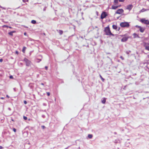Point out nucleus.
I'll return each mask as SVG.
<instances>
[{
  "label": "nucleus",
  "mask_w": 149,
  "mask_h": 149,
  "mask_svg": "<svg viewBox=\"0 0 149 149\" xmlns=\"http://www.w3.org/2000/svg\"><path fill=\"white\" fill-rule=\"evenodd\" d=\"M104 31L107 35L114 36L113 34L111 31L109 25L104 28Z\"/></svg>",
  "instance_id": "1"
},
{
  "label": "nucleus",
  "mask_w": 149,
  "mask_h": 149,
  "mask_svg": "<svg viewBox=\"0 0 149 149\" xmlns=\"http://www.w3.org/2000/svg\"><path fill=\"white\" fill-rule=\"evenodd\" d=\"M120 25L121 27H128L130 26V24L127 22H121Z\"/></svg>",
  "instance_id": "2"
},
{
  "label": "nucleus",
  "mask_w": 149,
  "mask_h": 149,
  "mask_svg": "<svg viewBox=\"0 0 149 149\" xmlns=\"http://www.w3.org/2000/svg\"><path fill=\"white\" fill-rule=\"evenodd\" d=\"M140 21L142 23H144L146 25H149V21L148 20H146L145 18L141 19H140Z\"/></svg>",
  "instance_id": "3"
},
{
  "label": "nucleus",
  "mask_w": 149,
  "mask_h": 149,
  "mask_svg": "<svg viewBox=\"0 0 149 149\" xmlns=\"http://www.w3.org/2000/svg\"><path fill=\"white\" fill-rule=\"evenodd\" d=\"M143 46L146 50L149 51V43L148 42H144Z\"/></svg>",
  "instance_id": "4"
},
{
  "label": "nucleus",
  "mask_w": 149,
  "mask_h": 149,
  "mask_svg": "<svg viewBox=\"0 0 149 149\" xmlns=\"http://www.w3.org/2000/svg\"><path fill=\"white\" fill-rule=\"evenodd\" d=\"M107 15V14L106 12H103L101 15L100 18L101 19H103L105 18Z\"/></svg>",
  "instance_id": "5"
},
{
  "label": "nucleus",
  "mask_w": 149,
  "mask_h": 149,
  "mask_svg": "<svg viewBox=\"0 0 149 149\" xmlns=\"http://www.w3.org/2000/svg\"><path fill=\"white\" fill-rule=\"evenodd\" d=\"M123 36V37L122 39L121 40V41L123 42L126 41L129 38V37L127 36H126L125 35H124Z\"/></svg>",
  "instance_id": "6"
},
{
  "label": "nucleus",
  "mask_w": 149,
  "mask_h": 149,
  "mask_svg": "<svg viewBox=\"0 0 149 149\" xmlns=\"http://www.w3.org/2000/svg\"><path fill=\"white\" fill-rule=\"evenodd\" d=\"M24 61L25 62L26 65L27 66H29L30 65L31 62L27 58H25L24 59Z\"/></svg>",
  "instance_id": "7"
},
{
  "label": "nucleus",
  "mask_w": 149,
  "mask_h": 149,
  "mask_svg": "<svg viewBox=\"0 0 149 149\" xmlns=\"http://www.w3.org/2000/svg\"><path fill=\"white\" fill-rule=\"evenodd\" d=\"M124 12V10L122 9H120L117 10L116 12V14H122Z\"/></svg>",
  "instance_id": "8"
},
{
  "label": "nucleus",
  "mask_w": 149,
  "mask_h": 149,
  "mask_svg": "<svg viewBox=\"0 0 149 149\" xmlns=\"http://www.w3.org/2000/svg\"><path fill=\"white\" fill-rule=\"evenodd\" d=\"M136 27L139 28L140 31L141 33H143L145 29L144 28L142 27L141 26H138V25H136Z\"/></svg>",
  "instance_id": "9"
},
{
  "label": "nucleus",
  "mask_w": 149,
  "mask_h": 149,
  "mask_svg": "<svg viewBox=\"0 0 149 149\" xmlns=\"http://www.w3.org/2000/svg\"><path fill=\"white\" fill-rule=\"evenodd\" d=\"M133 7V6L132 4H130L127 6L126 9L129 10H131Z\"/></svg>",
  "instance_id": "10"
},
{
  "label": "nucleus",
  "mask_w": 149,
  "mask_h": 149,
  "mask_svg": "<svg viewBox=\"0 0 149 149\" xmlns=\"http://www.w3.org/2000/svg\"><path fill=\"white\" fill-rule=\"evenodd\" d=\"M120 6H112L111 7L112 9H116L118 8V7H120Z\"/></svg>",
  "instance_id": "11"
},
{
  "label": "nucleus",
  "mask_w": 149,
  "mask_h": 149,
  "mask_svg": "<svg viewBox=\"0 0 149 149\" xmlns=\"http://www.w3.org/2000/svg\"><path fill=\"white\" fill-rule=\"evenodd\" d=\"M15 31H12L8 33V34L11 36H13V33H15Z\"/></svg>",
  "instance_id": "12"
},
{
  "label": "nucleus",
  "mask_w": 149,
  "mask_h": 149,
  "mask_svg": "<svg viewBox=\"0 0 149 149\" xmlns=\"http://www.w3.org/2000/svg\"><path fill=\"white\" fill-rule=\"evenodd\" d=\"M118 0H114L113 3L115 5H116L118 4Z\"/></svg>",
  "instance_id": "13"
},
{
  "label": "nucleus",
  "mask_w": 149,
  "mask_h": 149,
  "mask_svg": "<svg viewBox=\"0 0 149 149\" xmlns=\"http://www.w3.org/2000/svg\"><path fill=\"white\" fill-rule=\"evenodd\" d=\"M112 28L114 29H117V27L116 25H112Z\"/></svg>",
  "instance_id": "14"
},
{
  "label": "nucleus",
  "mask_w": 149,
  "mask_h": 149,
  "mask_svg": "<svg viewBox=\"0 0 149 149\" xmlns=\"http://www.w3.org/2000/svg\"><path fill=\"white\" fill-rule=\"evenodd\" d=\"M106 101V99L105 98H104L103 100H102V103L103 104H105Z\"/></svg>",
  "instance_id": "15"
},
{
  "label": "nucleus",
  "mask_w": 149,
  "mask_h": 149,
  "mask_svg": "<svg viewBox=\"0 0 149 149\" xmlns=\"http://www.w3.org/2000/svg\"><path fill=\"white\" fill-rule=\"evenodd\" d=\"M26 49V47H23L22 49V51L24 53H25Z\"/></svg>",
  "instance_id": "16"
},
{
  "label": "nucleus",
  "mask_w": 149,
  "mask_h": 149,
  "mask_svg": "<svg viewBox=\"0 0 149 149\" xmlns=\"http://www.w3.org/2000/svg\"><path fill=\"white\" fill-rule=\"evenodd\" d=\"M88 137L89 139H91L93 137V135L92 134H89L88 135Z\"/></svg>",
  "instance_id": "17"
},
{
  "label": "nucleus",
  "mask_w": 149,
  "mask_h": 149,
  "mask_svg": "<svg viewBox=\"0 0 149 149\" xmlns=\"http://www.w3.org/2000/svg\"><path fill=\"white\" fill-rule=\"evenodd\" d=\"M58 32L60 35H62L63 33V31L61 30H59Z\"/></svg>",
  "instance_id": "18"
},
{
  "label": "nucleus",
  "mask_w": 149,
  "mask_h": 149,
  "mask_svg": "<svg viewBox=\"0 0 149 149\" xmlns=\"http://www.w3.org/2000/svg\"><path fill=\"white\" fill-rule=\"evenodd\" d=\"M31 22L33 24H35L36 23V21L35 20H33L31 21Z\"/></svg>",
  "instance_id": "19"
},
{
  "label": "nucleus",
  "mask_w": 149,
  "mask_h": 149,
  "mask_svg": "<svg viewBox=\"0 0 149 149\" xmlns=\"http://www.w3.org/2000/svg\"><path fill=\"white\" fill-rule=\"evenodd\" d=\"M100 77L101 79H102V81H104V79L102 77V76L101 75H100Z\"/></svg>",
  "instance_id": "20"
},
{
  "label": "nucleus",
  "mask_w": 149,
  "mask_h": 149,
  "mask_svg": "<svg viewBox=\"0 0 149 149\" xmlns=\"http://www.w3.org/2000/svg\"><path fill=\"white\" fill-rule=\"evenodd\" d=\"M147 10L144 9V8H143L141 10V11L142 12H144L145 11H146Z\"/></svg>",
  "instance_id": "21"
},
{
  "label": "nucleus",
  "mask_w": 149,
  "mask_h": 149,
  "mask_svg": "<svg viewBox=\"0 0 149 149\" xmlns=\"http://www.w3.org/2000/svg\"><path fill=\"white\" fill-rule=\"evenodd\" d=\"M23 118L24 120H26L27 119V118L25 116H23Z\"/></svg>",
  "instance_id": "22"
},
{
  "label": "nucleus",
  "mask_w": 149,
  "mask_h": 149,
  "mask_svg": "<svg viewBox=\"0 0 149 149\" xmlns=\"http://www.w3.org/2000/svg\"><path fill=\"white\" fill-rule=\"evenodd\" d=\"M22 1L24 2H28L29 1L28 0H22Z\"/></svg>",
  "instance_id": "23"
},
{
  "label": "nucleus",
  "mask_w": 149,
  "mask_h": 149,
  "mask_svg": "<svg viewBox=\"0 0 149 149\" xmlns=\"http://www.w3.org/2000/svg\"><path fill=\"white\" fill-rule=\"evenodd\" d=\"M120 58L122 60H123L124 59V58L122 56L120 57Z\"/></svg>",
  "instance_id": "24"
},
{
  "label": "nucleus",
  "mask_w": 149,
  "mask_h": 149,
  "mask_svg": "<svg viewBox=\"0 0 149 149\" xmlns=\"http://www.w3.org/2000/svg\"><path fill=\"white\" fill-rule=\"evenodd\" d=\"M9 78L10 79H13V77L12 75H10L9 77Z\"/></svg>",
  "instance_id": "25"
},
{
  "label": "nucleus",
  "mask_w": 149,
  "mask_h": 149,
  "mask_svg": "<svg viewBox=\"0 0 149 149\" xmlns=\"http://www.w3.org/2000/svg\"><path fill=\"white\" fill-rule=\"evenodd\" d=\"M47 94L48 96H49L50 95V93L49 92H47Z\"/></svg>",
  "instance_id": "26"
},
{
  "label": "nucleus",
  "mask_w": 149,
  "mask_h": 149,
  "mask_svg": "<svg viewBox=\"0 0 149 149\" xmlns=\"http://www.w3.org/2000/svg\"><path fill=\"white\" fill-rule=\"evenodd\" d=\"M13 130L15 132H16V129L15 128H13Z\"/></svg>",
  "instance_id": "27"
},
{
  "label": "nucleus",
  "mask_w": 149,
  "mask_h": 149,
  "mask_svg": "<svg viewBox=\"0 0 149 149\" xmlns=\"http://www.w3.org/2000/svg\"><path fill=\"white\" fill-rule=\"evenodd\" d=\"M41 127L43 129H44L45 127V126H44V125H42L41 126Z\"/></svg>",
  "instance_id": "28"
},
{
  "label": "nucleus",
  "mask_w": 149,
  "mask_h": 149,
  "mask_svg": "<svg viewBox=\"0 0 149 149\" xmlns=\"http://www.w3.org/2000/svg\"><path fill=\"white\" fill-rule=\"evenodd\" d=\"M120 2H123L124 1V0H119Z\"/></svg>",
  "instance_id": "29"
},
{
  "label": "nucleus",
  "mask_w": 149,
  "mask_h": 149,
  "mask_svg": "<svg viewBox=\"0 0 149 149\" xmlns=\"http://www.w3.org/2000/svg\"><path fill=\"white\" fill-rule=\"evenodd\" d=\"M15 53H16V54H19V52H18V51H16L15 52Z\"/></svg>",
  "instance_id": "30"
},
{
  "label": "nucleus",
  "mask_w": 149,
  "mask_h": 149,
  "mask_svg": "<svg viewBox=\"0 0 149 149\" xmlns=\"http://www.w3.org/2000/svg\"><path fill=\"white\" fill-rule=\"evenodd\" d=\"M24 103L25 104H27V102L26 101H24Z\"/></svg>",
  "instance_id": "31"
},
{
  "label": "nucleus",
  "mask_w": 149,
  "mask_h": 149,
  "mask_svg": "<svg viewBox=\"0 0 149 149\" xmlns=\"http://www.w3.org/2000/svg\"><path fill=\"white\" fill-rule=\"evenodd\" d=\"M3 61V59H0V62H2Z\"/></svg>",
  "instance_id": "32"
},
{
  "label": "nucleus",
  "mask_w": 149,
  "mask_h": 149,
  "mask_svg": "<svg viewBox=\"0 0 149 149\" xmlns=\"http://www.w3.org/2000/svg\"><path fill=\"white\" fill-rule=\"evenodd\" d=\"M45 69H46V70H47V69H48V67L46 66H45Z\"/></svg>",
  "instance_id": "33"
},
{
  "label": "nucleus",
  "mask_w": 149,
  "mask_h": 149,
  "mask_svg": "<svg viewBox=\"0 0 149 149\" xmlns=\"http://www.w3.org/2000/svg\"><path fill=\"white\" fill-rule=\"evenodd\" d=\"M0 8H2V9H5H5H6V8H3V7H1V6H0Z\"/></svg>",
  "instance_id": "34"
},
{
  "label": "nucleus",
  "mask_w": 149,
  "mask_h": 149,
  "mask_svg": "<svg viewBox=\"0 0 149 149\" xmlns=\"http://www.w3.org/2000/svg\"><path fill=\"white\" fill-rule=\"evenodd\" d=\"M3 147L1 146H0V149H2Z\"/></svg>",
  "instance_id": "35"
},
{
  "label": "nucleus",
  "mask_w": 149,
  "mask_h": 149,
  "mask_svg": "<svg viewBox=\"0 0 149 149\" xmlns=\"http://www.w3.org/2000/svg\"><path fill=\"white\" fill-rule=\"evenodd\" d=\"M41 84L42 85H43V86L44 85V84L43 83H41Z\"/></svg>",
  "instance_id": "36"
},
{
  "label": "nucleus",
  "mask_w": 149,
  "mask_h": 149,
  "mask_svg": "<svg viewBox=\"0 0 149 149\" xmlns=\"http://www.w3.org/2000/svg\"><path fill=\"white\" fill-rule=\"evenodd\" d=\"M1 99H4V98L3 97H1Z\"/></svg>",
  "instance_id": "37"
},
{
  "label": "nucleus",
  "mask_w": 149,
  "mask_h": 149,
  "mask_svg": "<svg viewBox=\"0 0 149 149\" xmlns=\"http://www.w3.org/2000/svg\"><path fill=\"white\" fill-rule=\"evenodd\" d=\"M6 97H8V98H9V96H8V95H6Z\"/></svg>",
  "instance_id": "38"
},
{
  "label": "nucleus",
  "mask_w": 149,
  "mask_h": 149,
  "mask_svg": "<svg viewBox=\"0 0 149 149\" xmlns=\"http://www.w3.org/2000/svg\"><path fill=\"white\" fill-rule=\"evenodd\" d=\"M26 33H24V35H26Z\"/></svg>",
  "instance_id": "39"
},
{
  "label": "nucleus",
  "mask_w": 149,
  "mask_h": 149,
  "mask_svg": "<svg viewBox=\"0 0 149 149\" xmlns=\"http://www.w3.org/2000/svg\"><path fill=\"white\" fill-rule=\"evenodd\" d=\"M12 120L13 121H14V120H13V119H12Z\"/></svg>",
  "instance_id": "40"
},
{
  "label": "nucleus",
  "mask_w": 149,
  "mask_h": 149,
  "mask_svg": "<svg viewBox=\"0 0 149 149\" xmlns=\"http://www.w3.org/2000/svg\"><path fill=\"white\" fill-rule=\"evenodd\" d=\"M30 120V119H29V120Z\"/></svg>",
  "instance_id": "41"
},
{
  "label": "nucleus",
  "mask_w": 149,
  "mask_h": 149,
  "mask_svg": "<svg viewBox=\"0 0 149 149\" xmlns=\"http://www.w3.org/2000/svg\"><path fill=\"white\" fill-rule=\"evenodd\" d=\"M5 26V25H4V26Z\"/></svg>",
  "instance_id": "42"
},
{
  "label": "nucleus",
  "mask_w": 149,
  "mask_h": 149,
  "mask_svg": "<svg viewBox=\"0 0 149 149\" xmlns=\"http://www.w3.org/2000/svg\"><path fill=\"white\" fill-rule=\"evenodd\" d=\"M148 27H149V26H148Z\"/></svg>",
  "instance_id": "43"
}]
</instances>
